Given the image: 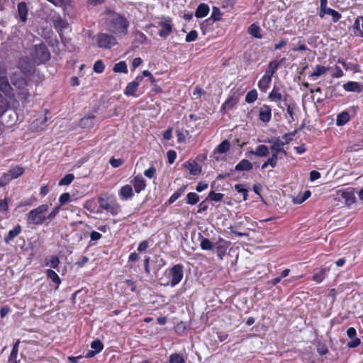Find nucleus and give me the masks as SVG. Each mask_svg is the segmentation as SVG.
I'll list each match as a JSON object with an SVG mask.
<instances>
[{"label": "nucleus", "instance_id": "25", "mask_svg": "<svg viewBox=\"0 0 363 363\" xmlns=\"http://www.w3.org/2000/svg\"><path fill=\"white\" fill-rule=\"evenodd\" d=\"M45 274H46L48 279H49L54 284H55V285H56L55 289H57L59 288V286L61 284V279H60V277L58 276V274L51 269H47L45 271Z\"/></svg>", "mask_w": 363, "mask_h": 363}, {"label": "nucleus", "instance_id": "41", "mask_svg": "<svg viewBox=\"0 0 363 363\" xmlns=\"http://www.w3.org/2000/svg\"><path fill=\"white\" fill-rule=\"evenodd\" d=\"M23 172L24 169L23 167L20 166H16L15 167L11 169L7 172L9 174L11 178L14 179L20 177L21 174H23Z\"/></svg>", "mask_w": 363, "mask_h": 363}, {"label": "nucleus", "instance_id": "56", "mask_svg": "<svg viewBox=\"0 0 363 363\" xmlns=\"http://www.w3.org/2000/svg\"><path fill=\"white\" fill-rule=\"evenodd\" d=\"M71 201V196L69 193H63L59 198L60 206L64 205Z\"/></svg>", "mask_w": 363, "mask_h": 363}, {"label": "nucleus", "instance_id": "36", "mask_svg": "<svg viewBox=\"0 0 363 363\" xmlns=\"http://www.w3.org/2000/svg\"><path fill=\"white\" fill-rule=\"evenodd\" d=\"M18 345H19L18 340L14 343L12 350H11V352L9 357L8 363H18L17 357H18Z\"/></svg>", "mask_w": 363, "mask_h": 363}, {"label": "nucleus", "instance_id": "1", "mask_svg": "<svg viewBox=\"0 0 363 363\" xmlns=\"http://www.w3.org/2000/svg\"><path fill=\"white\" fill-rule=\"evenodd\" d=\"M6 74V69L0 67V116L10 107L18 108L20 102L23 104L28 103L31 96L24 78L13 74L11 77L12 86Z\"/></svg>", "mask_w": 363, "mask_h": 363}, {"label": "nucleus", "instance_id": "7", "mask_svg": "<svg viewBox=\"0 0 363 363\" xmlns=\"http://www.w3.org/2000/svg\"><path fill=\"white\" fill-rule=\"evenodd\" d=\"M96 45L99 48L103 49H111L117 44L116 38L107 33H99L96 36Z\"/></svg>", "mask_w": 363, "mask_h": 363}, {"label": "nucleus", "instance_id": "30", "mask_svg": "<svg viewBox=\"0 0 363 363\" xmlns=\"http://www.w3.org/2000/svg\"><path fill=\"white\" fill-rule=\"evenodd\" d=\"M329 70L328 67H325L320 65H317L315 67L314 71L311 73L310 77H311L313 79H316L322 74H324Z\"/></svg>", "mask_w": 363, "mask_h": 363}, {"label": "nucleus", "instance_id": "28", "mask_svg": "<svg viewBox=\"0 0 363 363\" xmlns=\"http://www.w3.org/2000/svg\"><path fill=\"white\" fill-rule=\"evenodd\" d=\"M252 164L247 160L243 159L235 167L236 171H250L252 169Z\"/></svg>", "mask_w": 363, "mask_h": 363}, {"label": "nucleus", "instance_id": "16", "mask_svg": "<svg viewBox=\"0 0 363 363\" xmlns=\"http://www.w3.org/2000/svg\"><path fill=\"white\" fill-rule=\"evenodd\" d=\"M272 118V108L269 105L264 104L259 111V119L263 123H268Z\"/></svg>", "mask_w": 363, "mask_h": 363}, {"label": "nucleus", "instance_id": "35", "mask_svg": "<svg viewBox=\"0 0 363 363\" xmlns=\"http://www.w3.org/2000/svg\"><path fill=\"white\" fill-rule=\"evenodd\" d=\"M186 189V186L184 185L177 191L174 192V194L169 197L166 204L170 205L173 203L175 201H177L185 191Z\"/></svg>", "mask_w": 363, "mask_h": 363}, {"label": "nucleus", "instance_id": "18", "mask_svg": "<svg viewBox=\"0 0 363 363\" xmlns=\"http://www.w3.org/2000/svg\"><path fill=\"white\" fill-rule=\"evenodd\" d=\"M268 98L271 101L280 103L281 101L283 99L281 89L280 87L274 86L271 92L269 93Z\"/></svg>", "mask_w": 363, "mask_h": 363}, {"label": "nucleus", "instance_id": "38", "mask_svg": "<svg viewBox=\"0 0 363 363\" xmlns=\"http://www.w3.org/2000/svg\"><path fill=\"white\" fill-rule=\"evenodd\" d=\"M260 27L257 24H252L248 28V33L253 37L261 39L262 35L260 33Z\"/></svg>", "mask_w": 363, "mask_h": 363}, {"label": "nucleus", "instance_id": "11", "mask_svg": "<svg viewBox=\"0 0 363 363\" xmlns=\"http://www.w3.org/2000/svg\"><path fill=\"white\" fill-rule=\"evenodd\" d=\"M143 80V77L138 76L135 80L129 82L124 89V94L128 96H136L135 92Z\"/></svg>", "mask_w": 363, "mask_h": 363}, {"label": "nucleus", "instance_id": "33", "mask_svg": "<svg viewBox=\"0 0 363 363\" xmlns=\"http://www.w3.org/2000/svg\"><path fill=\"white\" fill-rule=\"evenodd\" d=\"M250 152L257 157H265L269 154V147L265 145H259L255 150H252Z\"/></svg>", "mask_w": 363, "mask_h": 363}, {"label": "nucleus", "instance_id": "59", "mask_svg": "<svg viewBox=\"0 0 363 363\" xmlns=\"http://www.w3.org/2000/svg\"><path fill=\"white\" fill-rule=\"evenodd\" d=\"M229 230H230L231 233L234 234L235 235H236L238 237H247L249 235L248 233L239 232L237 230V227H235V226H230Z\"/></svg>", "mask_w": 363, "mask_h": 363}, {"label": "nucleus", "instance_id": "29", "mask_svg": "<svg viewBox=\"0 0 363 363\" xmlns=\"http://www.w3.org/2000/svg\"><path fill=\"white\" fill-rule=\"evenodd\" d=\"M337 62L341 64L346 70H351L354 73L360 72L359 67L357 64L346 62L344 60L340 58H339Z\"/></svg>", "mask_w": 363, "mask_h": 363}, {"label": "nucleus", "instance_id": "54", "mask_svg": "<svg viewBox=\"0 0 363 363\" xmlns=\"http://www.w3.org/2000/svg\"><path fill=\"white\" fill-rule=\"evenodd\" d=\"M105 66L102 60H97L94 64L93 69L96 73H102L104 70Z\"/></svg>", "mask_w": 363, "mask_h": 363}, {"label": "nucleus", "instance_id": "9", "mask_svg": "<svg viewBox=\"0 0 363 363\" xmlns=\"http://www.w3.org/2000/svg\"><path fill=\"white\" fill-rule=\"evenodd\" d=\"M270 143V150L272 152L281 153L284 156L286 155V151L284 150V145L288 143L287 141L284 142L279 138H272L267 141Z\"/></svg>", "mask_w": 363, "mask_h": 363}, {"label": "nucleus", "instance_id": "6", "mask_svg": "<svg viewBox=\"0 0 363 363\" xmlns=\"http://www.w3.org/2000/svg\"><path fill=\"white\" fill-rule=\"evenodd\" d=\"M33 62L35 65H40L47 62L50 57V52L47 46L45 44L40 43L34 46L31 52Z\"/></svg>", "mask_w": 363, "mask_h": 363}, {"label": "nucleus", "instance_id": "44", "mask_svg": "<svg viewBox=\"0 0 363 363\" xmlns=\"http://www.w3.org/2000/svg\"><path fill=\"white\" fill-rule=\"evenodd\" d=\"M311 195V193L309 190L306 191L303 194L298 195L296 198L294 199V203L297 204H301L304 202L306 199H308Z\"/></svg>", "mask_w": 363, "mask_h": 363}, {"label": "nucleus", "instance_id": "21", "mask_svg": "<svg viewBox=\"0 0 363 363\" xmlns=\"http://www.w3.org/2000/svg\"><path fill=\"white\" fill-rule=\"evenodd\" d=\"M285 61V58H282L280 61H272L268 65L264 74L272 77L273 74L277 72L279 66Z\"/></svg>", "mask_w": 363, "mask_h": 363}, {"label": "nucleus", "instance_id": "4", "mask_svg": "<svg viewBox=\"0 0 363 363\" xmlns=\"http://www.w3.org/2000/svg\"><path fill=\"white\" fill-rule=\"evenodd\" d=\"M17 68L19 70L14 71L10 73V77L15 73L19 74L21 77L24 78L28 84V90H30V84L27 79L30 75H31L35 72V64L33 62H30L28 57H21L19 59Z\"/></svg>", "mask_w": 363, "mask_h": 363}, {"label": "nucleus", "instance_id": "22", "mask_svg": "<svg viewBox=\"0 0 363 363\" xmlns=\"http://www.w3.org/2000/svg\"><path fill=\"white\" fill-rule=\"evenodd\" d=\"M272 77L264 74L262 77L259 79L258 82V87L260 89V91L263 92H266L267 89L269 88L271 82H272Z\"/></svg>", "mask_w": 363, "mask_h": 363}, {"label": "nucleus", "instance_id": "58", "mask_svg": "<svg viewBox=\"0 0 363 363\" xmlns=\"http://www.w3.org/2000/svg\"><path fill=\"white\" fill-rule=\"evenodd\" d=\"M156 168L154 165H151L147 169L145 170L144 175L149 179H152L155 176Z\"/></svg>", "mask_w": 363, "mask_h": 363}, {"label": "nucleus", "instance_id": "10", "mask_svg": "<svg viewBox=\"0 0 363 363\" xmlns=\"http://www.w3.org/2000/svg\"><path fill=\"white\" fill-rule=\"evenodd\" d=\"M99 203L101 208L113 215L118 213V206L108 198L99 197Z\"/></svg>", "mask_w": 363, "mask_h": 363}, {"label": "nucleus", "instance_id": "48", "mask_svg": "<svg viewBox=\"0 0 363 363\" xmlns=\"http://www.w3.org/2000/svg\"><path fill=\"white\" fill-rule=\"evenodd\" d=\"M199 201V196L194 192H190L186 195V203L190 205H195Z\"/></svg>", "mask_w": 363, "mask_h": 363}, {"label": "nucleus", "instance_id": "49", "mask_svg": "<svg viewBox=\"0 0 363 363\" xmlns=\"http://www.w3.org/2000/svg\"><path fill=\"white\" fill-rule=\"evenodd\" d=\"M230 145L228 140H223L220 143L216 148V150L220 154L225 153L230 149Z\"/></svg>", "mask_w": 363, "mask_h": 363}, {"label": "nucleus", "instance_id": "47", "mask_svg": "<svg viewBox=\"0 0 363 363\" xmlns=\"http://www.w3.org/2000/svg\"><path fill=\"white\" fill-rule=\"evenodd\" d=\"M169 361V363H186L184 357L178 353H173L170 354Z\"/></svg>", "mask_w": 363, "mask_h": 363}, {"label": "nucleus", "instance_id": "27", "mask_svg": "<svg viewBox=\"0 0 363 363\" xmlns=\"http://www.w3.org/2000/svg\"><path fill=\"white\" fill-rule=\"evenodd\" d=\"M9 199L5 198L4 199H0V217L8 218V212H9Z\"/></svg>", "mask_w": 363, "mask_h": 363}, {"label": "nucleus", "instance_id": "62", "mask_svg": "<svg viewBox=\"0 0 363 363\" xmlns=\"http://www.w3.org/2000/svg\"><path fill=\"white\" fill-rule=\"evenodd\" d=\"M124 163V160L123 159L118 158L116 159L114 157L111 158L110 164L113 167H118L121 166Z\"/></svg>", "mask_w": 363, "mask_h": 363}, {"label": "nucleus", "instance_id": "50", "mask_svg": "<svg viewBox=\"0 0 363 363\" xmlns=\"http://www.w3.org/2000/svg\"><path fill=\"white\" fill-rule=\"evenodd\" d=\"M257 92L255 89H252L247 92L245 96V101L248 104L255 102L257 99Z\"/></svg>", "mask_w": 363, "mask_h": 363}, {"label": "nucleus", "instance_id": "26", "mask_svg": "<svg viewBox=\"0 0 363 363\" xmlns=\"http://www.w3.org/2000/svg\"><path fill=\"white\" fill-rule=\"evenodd\" d=\"M208 13L209 6L207 4L202 3L198 6L195 11V16L198 18H201L206 16Z\"/></svg>", "mask_w": 363, "mask_h": 363}, {"label": "nucleus", "instance_id": "40", "mask_svg": "<svg viewBox=\"0 0 363 363\" xmlns=\"http://www.w3.org/2000/svg\"><path fill=\"white\" fill-rule=\"evenodd\" d=\"M237 104V99L233 96H230L228 99L221 106V109L225 111H228L233 108V107Z\"/></svg>", "mask_w": 363, "mask_h": 363}, {"label": "nucleus", "instance_id": "20", "mask_svg": "<svg viewBox=\"0 0 363 363\" xmlns=\"http://www.w3.org/2000/svg\"><path fill=\"white\" fill-rule=\"evenodd\" d=\"M22 228L20 225H16L13 229L10 230L4 238V241L9 244L16 237H17L21 233Z\"/></svg>", "mask_w": 363, "mask_h": 363}, {"label": "nucleus", "instance_id": "37", "mask_svg": "<svg viewBox=\"0 0 363 363\" xmlns=\"http://www.w3.org/2000/svg\"><path fill=\"white\" fill-rule=\"evenodd\" d=\"M350 121V116L347 111H343L337 115L336 124L338 126L346 124Z\"/></svg>", "mask_w": 363, "mask_h": 363}, {"label": "nucleus", "instance_id": "32", "mask_svg": "<svg viewBox=\"0 0 363 363\" xmlns=\"http://www.w3.org/2000/svg\"><path fill=\"white\" fill-rule=\"evenodd\" d=\"M343 88L347 91L359 93L362 91L360 84L356 82H347L343 85Z\"/></svg>", "mask_w": 363, "mask_h": 363}, {"label": "nucleus", "instance_id": "55", "mask_svg": "<svg viewBox=\"0 0 363 363\" xmlns=\"http://www.w3.org/2000/svg\"><path fill=\"white\" fill-rule=\"evenodd\" d=\"M13 179L8 172L4 173L0 178V186H5L7 185Z\"/></svg>", "mask_w": 363, "mask_h": 363}, {"label": "nucleus", "instance_id": "3", "mask_svg": "<svg viewBox=\"0 0 363 363\" xmlns=\"http://www.w3.org/2000/svg\"><path fill=\"white\" fill-rule=\"evenodd\" d=\"M49 209L48 204H42L37 208L32 209L26 216L28 224L36 225H42L46 220V213Z\"/></svg>", "mask_w": 363, "mask_h": 363}, {"label": "nucleus", "instance_id": "13", "mask_svg": "<svg viewBox=\"0 0 363 363\" xmlns=\"http://www.w3.org/2000/svg\"><path fill=\"white\" fill-rule=\"evenodd\" d=\"M325 15L330 16L334 23H337L342 18L340 13L328 6L318 10V16L320 18H324Z\"/></svg>", "mask_w": 363, "mask_h": 363}, {"label": "nucleus", "instance_id": "46", "mask_svg": "<svg viewBox=\"0 0 363 363\" xmlns=\"http://www.w3.org/2000/svg\"><path fill=\"white\" fill-rule=\"evenodd\" d=\"M245 184H237L235 185V189L242 194L243 200L246 201L248 197V190L245 188Z\"/></svg>", "mask_w": 363, "mask_h": 363}, {"label": "nucleus", "instance_id": "63", "mask_svg": "<svg viewBox=\"0 0 363 363\" xmlns=\"http://www.w3.org/2000/svg\"><path fill=\"white\" fill-rule=\"evenodd\" d=\"M333 69H334V72L332 74V76L333 77L340 78L344 76V72L339 66L335 65Z\"/></svg>", "mask_w": 363, "mask_h": 363}, {"label": "nucleus", "instance_id": "12", "mask_svg": "<svg viewBox=\"0 0 363 363\" xmlns=\"http://www.w3.org/2000/svg\"><path fill=\"white\" fill-rule=\"evenodd\" d=\"M337 199L344 202L347 206H350L354 202L355 197L351 191L340 190L337 192Z\"/></svg>", "mask_w": 363, "mask_h": 363}, {"label": "nucleus", "instance_id": "34", "mask_svg": "<svg viewBox=\"0 0 363 363\" xmlns=\"http://www.w3.org/2000/svg\"><path fill=\"white\" fill-rule=\"evenodd\" d=\"M60 264V259L58 257L55 255H52L47 257L45 259V264L47 267H50V268L57 269Z\"/></svg>", "mask_w": 363, "mask_h": 363}, {"label": "nucleus", "instance_id": "31", "mask_svg": "<svg viewBox=\"0 0 363 363\" xmlns=\"http://www.w3.org/2000/svg\"><path fill=\"white\" fill-rule=\"evenodd\" d=\"M52 20L55 28L59 30L65 29L67 27V23L60 16H54Z\"/></svg>", "mask_w": 363, "mask_h": 363}, {"label": "nucleus", "instance_id": "64", "mask_svg": "<svg viewBox=\"0 0 363 363\" xmlns=\"http://www.w3.org/2000/svg\"><path fill=\"white\" fill-rule=\"evenodd\" d=\"M317 351L320 355H325L328 352V347L325 344L319 343L317 347Z\"/></svg>", "mask_w": 363, "mask_h": 363}, {"label": "nucleus", "instance_id": "43", "mask_svg": "<svg viewBox=\"0 0 363 363\" xmlns=\"http://www.w3.org/2000/svg\"><path fill=\"white\" fill-rule=\"evenodd\" d=\"M95 120V116H91L87 117H84L82 118L80 121V125L82 128H89L94 125V121Z\"/></svg>", "mask_w": 363, "mask_h": 363}, {"label": "nucleus", "instance_id": "53", "mask_svg": "<svg viewBox=\"0 0 363 363\" xmlns=\"http://www.w3.org/2000/svg\"><path fill=\"white\" fill-rule=\"evenodd\" d=\"M224 197V194L221 193H216L213 191H211L208 196V199L213 201H220Z\"/></svg>", "mask_w": 363, "mask_h": 363}, {"label": "nucleus", "instance_id": "5", "mask_svg": "<svg viewBox=\"0 0 363 363\" xmlns=\"http://www.w3.org/2000/svg\"><path fill=\"white\" fill-rule=\"evenodd\" d=\"M168 281L163 285L174 287L179 284L184 277V266L177 264L167 271Z\"/></svg>", "mask_w": 363, "mask_h": 363}, {"label": "nucleus", "instance_id": "60", "mask_svg": "<svg viewBox=\"0 0 363 363\" xmlns=\"http://www.w3.org/2000/svg\"><path fill=\"white\" fill-rule=\"evenodd\" d=\"M198 37V33L196 30L190 31L186 35L185 40L186 42L190 43L195 41Z\"/></svg>", "mask_w": 363, "mask_h": 363}, {"label": "nucleus", "instance_id": "42", "mask_svg": "<svg viewBox=\"0 0 363 363\" xmlns=\"http://www.w3.org/2000/svg\"><path fill=\"white\" fill-rule=\"evenodd\" d=\"M200 247L203 250H211L214 245L209 239L201 237Z\"/></svg>", "mask_w": 363, "mask_h": 363}, {"label": "nucleus", "instance_id": "57", "mask_svg": "<svg viewBox=\"0 0 363 363\" xmlns=\"http://www.w3.org/2000/svg\"><path fill=\"white\" fill-rule=\"evenodd\" d=\"M211 18L214 21H220V18H221V12H220V10L217 8V7H213V11H212V13H211Z\"/></svg>", "mask_w": 363, "mask_h": 363}, {"label": "nucleus", "instance_id": "39", "mask_svg": "<svg viewBox=\"0 0 363 363\" xmlns=\"http://www.w3.org/2000/svg\"><path fill=\"white\" fill-rule=\"evenodd\" d=\"M113 70L114 72H117V73L122 72V73L127 74L128 72L127 65L125 61H121L118 63H116L113 66Z\"/></svg>", "mask_w": 363, "mask_h": 363}, {"label": "nucleus", "instance_id": "2", "mask_svg": "<svg viewBox=\"0 0 363 363\" xmlns=\"http://www.w3.org/2000/svg\"><path fill=\"white\" fill-rule=\"evenodd\" d=\"M128 26L129 22L125 18L114 14L109 22L108 30L117 36H121L127 34Z\"/></svg>", "mask_w": 363, "mask_h": 363}, {"label": "nucleus", "instance_id": "23", "mask_svg": "<svg viewBox=\"0 0 363 363\" xmlns=\"http://www.w3.org/2000/svg\"><path fill=\"white\" fill-rule=\"evenodd\" d=\"M28 12V9L27 4L25 2H20L18 4V14L19 19L23 23L27 20Z\"/></svg>", "mask_w": 363, "mask_h": 363}, {"label": "nucleus", "instance_id": "19", "mask_svg": "<svg viewBox=\"0 0 363 363\" xmlns=\"http://www.w3.org/2000/svg\"><path fill=\"white\" fill-rule=\"evenodd\" d=\"M183 166L189 171L191 175L194 176L199 174L201 172V167L195 161L186 162L183 164Z\"/></svg>", "mask_w": 363, "mask_h": 363}, {"label": "nucleus", "instance_id": "14", "mask_svg": "<svg viewBox=\"0 0 363 363\" xmlns=\"http://www.w3.org/2000/svg\"><path fill=\"white\" fill-rule=\"evenodd\" d=\"M230 243L228 241H226L222 238H220L217 242L215 243V246L216 248L217 255L220 259H223V257L229 247Z\"/></svg>", "mask_w": 363, "mask_h": 363}, {"label": "nucleus", "instance_id": "51", "mask_svg": "<svg viewBox=\"0 0 363 363\" xmlns=\"http://www.w3.org/2000/svg\"><path fill=\"white\" fill-rule=\"evenodd\" d=\"M74 179V176L72 174H68L62 178L59 182L60 186L69 185L72 182Z\"/></svg>", "mask_w": 363, "mask_h": 363}, {"label": "nucleus", "instance_id": "8", "mask_svg": "<svg viewBox=\"0 0 363 363\" xmlns=\"http://www.w3.org/2000/svg\"><path fill=\"white\" fill-rule=\"evenodd\" d=\"M157 24L162 28L159 31V35L162 38H167L172 30V24L170 18L162 17L159 19Z\"/></svg>", "mask_w": 363, "mask_h": 363}, {"label": "nucleus", "instance_id": "52", "mask_svg": "<svg viewBox=\"0 0 363 363\" xmlns=\"http://www.w3.org/2000/svg\"><path fill=\"white\" fill-rule=\"evenodd\" d=\"M91 347L92 350H94V352H96V353L98 354L103 350L104 345L100 340H94L91 342Z\"/></svg>", "mask_w": 363, "mask_h": 363}, {"label": "nucleus", "instance_id": "61", "mask_svg": "<svg viewBox=\"0 0 363 363\" xmlns=\"http://www.w3.org/2000/svg\"><path fill=\"white\" fill-rule=\"evenodd\" d=\"M60 210V206H57L55 207L52 210V211L48 216H46L47 220H52L57 216V215L59 213Z\"/></svg>", "mask_w": 363, "mask_h": 363}, {"label": "nucleus", "instance_id": "17", "mask_svg": "<svg viewBox=\"0 0 363 363\" xmlns=\"http://www.w3.org/2000/svg\"><path fill=\"white\" fill-rule=\"evenodd\" d=\"M118 195L123 201H126L133 198L134 193L132 186L130 184H125L119 190Z\"/></svg>", "mask_w": 363, "mask_h": 363}, {"label": "nucleus", "instance_id": "24", "mask_svg": "<svg viewBox=\"0 0 363 363\" xmlns=\"http://www.w3.org/2000/svg\"><path fill=\"white\" fill-rule=\"evenodd\" d=\"M328 270L325 268L316 269L313 272V280L317 283H320L326 277Z\"/></svg>", "mask_w": 363, "mask_h": 363}, {"label": "nucleus", "instance_id": "45", "mask_svg": "<svg viewBox=\"0 0 363 363\" xmlns=\"http://www.w3.org/2000/svg\"><path fill=\"white\" fill-rule=\"evenodd\" d=\"M362 21H363V16H358L354 23L353 28L357 30L355 34L358 36L363 38V31L360 29V25H362Z\"/></svg>", "mask_w": 363, "mask_h": 363}, {"label": "nucleus", "instance_id": "15", "mask_svg": "<svg viewBox=\"0 0 363 363\" xmlns=\"http://www.w3.org/2000/svg\"><path fill=\"white\" fill-rule=\"evenodd\" d=\"M130 183L133 184L134 190L137 194L145 190L146 187V181L141 175L134 177L130 181Z\"/></svg>", "mask_w": 363, "mask_h": 363}]
</instances>
